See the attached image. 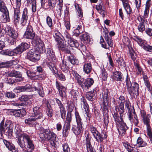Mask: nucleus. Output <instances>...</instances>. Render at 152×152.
<instances>
[{
  "label": "nucleus",
  "instance_id": "nucleus-8",
  "mask_svg": "<svg viewBox=\"0 0 152 152\" xmlns=\"http://www.w3.org/2000/svg\"><path fill=\"white\" fill-rule=\"evenodd\" d=\"M10 77H15V80L12 79L11 78H7V80H6L7 82L9 84H13L16 82H20L22 81L23 79L21 75L20 72L15 71H12L11 72H9L8 74Z\"/></svg>",
  "mask_w": 152,
  "mask_h": 152
},
{
  "label": "nucleus",
  "instance_id": "nucleus-38",
  "mask_svg": "<svg viewBox=\"0 0 152 152\" xmlns=\"http://www.w3.org/2000/svg\"><path fill=\"white\" fill-rule=\"evenodd\" d=\"M143 78L145 85L146 87L147 90L149 91H150L151 89V86L148 77L145 75H143Z\"/></svg>",
  "mask_w": 152,
  "mask_h": 152
},
{
  "label": "nucleus",
  "instance_id": "nucleus-58",
  "mask_svg": "<svg viewBox=\"0 0 152 152\" xmlns=\"http://www.w3.org/2000/svg\"><path fill=\"white\" fill-rule=\"evenodd\" d=\"M101 77L103 80L105 81L106 80L107 77V74L104 69H103L102 70Z\"/></svg>",
  "mask_w": 152,
  "mask_h": 152
},
{
  "label": "nucleus",
  "instance_id": "nucleus-64",
  "mask_svg": "<svg viewBox=\"0 0 152 152\" xmlns=\"http://www.w3.org/2000/svg\"><path fill=\"white\" fill-rule=\"evenodd\" d=\"M13 52L14 53V55L17 54H20L23 51L21 50L20 47L18 46L15 49H14L13 50Z\"/></svg>",
  "mask_w": 152,
  "mask_h": 152
},
{
  "label": "nucleus",
  "instance_id": "nucleus-28",
  "mask_svg": "<svg viewBox=\"0 0 152 152\" xmlns=\"http://www.w3.org/2000/svg\"><path fill=\"white\" fill-rule=\"evenodd\" d=\"M80 38L84 43H88L90 40V36L88 33L86 32L82 33L80 37Z\"/></svg>",
  "mask_w": 152,
  "mask_h": 152
},
{
  "label": "nucleus",
  "instance_id": "nucleus-4",
  "mask_svg": "<svg viewBox=\"0 0 152 152\" xmlns=\"http://www.w3.org/2000/svg\"><path fill=\"white\" fill-rule=\"evenodd\" d=\"M126 82L128 91L130 95H138L139 86L137 83L136 82L132 83L130 79L128 77L126 78Z\"/></svg>",
  "mask_w": 152,
  "mask_h": 152
},
{
  "label": "nucleus",
  "instance_id": "nucleus-15",
  "mask_svg": "<svg viewBox=\"0 0 152 152\" xmlns=\"http://www.w3.org/2000/svg\"><path fill=\"white\" fill-rule=\"evenodd\" d=\"M137 19L139 22L137 26V29L139 31L142 32L145 30V28L144 25L145 23L147 22L146 19L139 16L137 18Z\"/></svg>",
  "mask_w": 152,
  "mask_h": 152
},
{
  "label": "nucleus",
  "instance_id": "nucleus-45",
  "mask_svg": "<svg viewBox=\"0 0 152 152\" xmlns=\"http://www.w3.org/2000/svg\"><path fill=\"white\" fill-rule=\"evenodd\" d=\"M94 137L98 142H102L103 141V138L102 137L100 134L97 131L93 134Z\"/></svg>",
  "mask_w": 152,
  "mask_h": 152
},
{
  "label": "nucleus",
  "instance_id": "nucleus-56",
  "mask_svg": "<svg viewBox=\"0 0 152 152\" xmlns=\"http://www.w3.org/2000/svg\"><path fill=\"white\" fill-rule=\"evenodd\" d=\"M81 105L82 107L85 109V110L88 109V110H89L88 105L86 103V101L84 99H81Z\"/></svg>",
  "mask_w": 152,
  "mask_h": 152
},
{
  "label": "nucleus",
  "instance_id": "nucleus-18",
  "mask_svg": "<svg viewBox=\"0 0 152 152\" xmlns=\"http://www.w3.org/2000/svg\"><path fill=\"white\" fill-rule=\"evenodd\" d=\"M5 30L9 36L13 39H16L18 37V33L17 31L9 26H6Z\"/></svg>",
  "mask_w": 152,
  "mask_h": 152
},
{
  "label": "nucleus",
  "instance_id": "nucleus-44",
  "mask_svg": "<svg viewBox=\"0 0 152 152\" xmlns=\"http://www.w3.org/2000/svg\"><path fill=\"white\" fill-rule=\"evenodd\" d=\"M57 46L59 50H61L62 51L64 50V49H65L67 47L66 45L64 44L63 40L57 42Z\"/></svg>",
  "mask_w": 152,
  "mask_h": 152
},
{
  "label": "nucleus",
  "instance_id": "nucleus-43",
  "mask_svg": "<svg viewBox=\"0 0 152 152\" xmlns=\"http://www.w3.org/2000/svg\"><path fill=\"white\" fill-rule=\"evenodd\" d=\"M75 115L77 124L83 125L82 119L79 113L77 112L76 111L75 113Z\"/></svg>",
  "mask_w": 152,
  "mask_h": 152
},
{
  "label": "nucleus",
  "instance_id": "nucleus-55",
  "mask_svg": "<svg viewBox=\"0 0 152 152\" xmlns=\"http://www.w3.org/2000/svg\"><path fill=\"white\" fill-rule=\"evenodd\" d=\"M72 119L71 113L70 112H67L66 119L64 123L70 124Z\"/></svg>",
  "mask_w": 152,
  "mask_h": 152
},
{
  "label": "nucleus",
  "instance_id": "nucleus-25",
  "mask_svg": "<svg viewBox=\"0 0 152 152\" xmlns=\"http://www.w3.org/2000/svg\"><path fill=\"white\" fill-rule=\"evenodd\" d=\"M21 137H18L17 141L18 144L21 148L20 151L21 152H23V151H28L27 148H26L25 147L24 140L23 139H21Z\"/></svg>",
  "mask_w": 152,
  "mask_h": 152
},
{
  "label": "nucleus",
  "instance_id": "nucleus-6",
  "mask_svg": "<svg viewBox=\"0 0 152 152\" xmlns=\"http://www.w3.org/2000/svg\"><path fill=\"white\" fill-rule=\"evenodd\" d=\"M13 126L12 124L10 121H7L5 124L4 125V121H2L0 125V132L2 133H4L5 132H8L9 134H12L13 131Z\"/></svg>",
  "mask_w": 152,
  "mask_h": 152
},
{
  "label": "nucleus",
  "instance_id": "nucleus-13",
  "mask_svg": "<svg viewBox=\"0 0 152 152\" xmlns=\"http://www.w3.org/2000/svg\"><path fill=\"white\" fill-rule=\"evenodd\" d=\"M75 27L73 31V34L76 36H78L84 31V26L83 22L75 23Z\"/></svg>",
  "mask_w": 152,
  "mask_h": 152
},
{
  "label": "nucleus",
  "instance_id": "nucleus-29",
  "mask_svg": "<svg viewBox=\"0 0 152 152\" xmlns=\"http://www.w3.org/2000/svg\"><path fill=\"white\" fill-rule=\"evenodd\" d=\"M91 65L90 63L85 62L83 65V70L84 72L86 74H89L92 70Z\"/></svg>",
  "mask_w": 152,
  "mask_h": 152
},
{
  "label": "nucleus",
  "instance_id": "nucleus-33",
  "mask_svg": "<svg viewBox=\"0 0 152 152\" xmlns=\"http://www.w3.org/2000/svg\"><path fill=\"white\" fill-rule=\"evenodd\" d=\"M86 144L87 152H93L94 148L91 144L90 139L88 137H86Z\"/></svg>",
  "mask_w": 152,
  "mask_h": 152
},
{
  "label": "nucleus",
  "instance_id": "nucleus-21",
  "mask_svg": "<svg viewBox=\"0 0 152 152\" xmlns=\"http://www.w3.org/2000/svg\"><path fill=\"white\" fill-rule=\"evenodd\" d=\"M120 124L119 128L118 129V131L120 134L123 135L126 133V130L128 129V127L126 123L123 121L121 122Z\"/></svg>",
  "mask_w": 152,
  "mask_h": 152
},
{
  "label": "nucleus",
  "instance_id": "nucleus-24",
  "mask_svg": "<svg viewBox=\"0 0 152 152\" xmlns=\"http://www.w3.org/2000/svg\"><path fill=\"white\" fill-rule=\"evenodd\" d=\"M70 128V124L64 123L63 130V134L64 137H67L69 134Z\"/></svg>",
  "mask_w": 152,
  "mask_h": 152
},
{
  "label": "nucleus",
  "instance_id": "nucleus-1",
  "mask_svg": "<svg viewBox=\"0 0 152 152\" xmlns=\"http://www.w3.org/2000/svg\"><path fill=\"white\" fill-rule=\"evenodd\" d=\"M42 110L39 107L36 106L33 108L32 116L25 120V124L30 126L35 127L38 124V120L42 117Z\"/></svg>",
  "mask_w": 152,
  "mask_h": 152
},
{
  "label": "nucleus",
  "instance_id": "nucleus-30",
  "mask_svg": "<svg viewBox=\"0 0 152 152\" xmlns=\"http://www.w3.org/2000/svg\"><path fill=\"white\" fill-rule=\"evenodd\" d=\"M141 116L143 118L142 120L144 124L146 125H149L150 121V114H148L146 115L145 113H143Z\"/></svg>",
  "mask_w": 152,
  "mask_h": 152
},
{
  "label": "nucleus",
  "instance_id": "nucleus-50",
  "mask_svg": "<svg viewBox=\"0 0 152 152\" xmlns=\"http://www.w3.org/2000/svg\"><path fill=\"white\" fill-rule=\"evenodd\" d=\"M19 46L23 52L29 47V45L26 42H22Z\"/></svg>",
  "mask_w": 152,
  "mask_h": 152
},
{
  "label": "nucleus",
  "instance_id": "nucleus-27",
  "mask_svg": "<svg viewBox=\"0 0 152 152\" xmlns=\"http://www.w3.org/2000/svg\"><path fill=\"white\" fill-rule=\"evenodd\" d=\"M150 0H148L145 4V8L144 11L143 16L141 17L143 18H147L148 17L149 11V8L151 6Z\"/></svg>",
  "mask_w": 152,
  "mask_h": 152
},
{
  "label": "nucleus",
  "instance_id": "nucleus-11",
  "mask_svg": "<svg viewBox=\"0 0 152 152\" xmlns=\"http://www.w3.org/2000/svg\"><path fill=\"white\" fill-rule=\"evenodd\" d=\"M24 140H26L27 144V148L28 151H23V152H31L34 148V145L33 143V141L31 140V137L28 135L27 134L24 133L22 135Z\"/></svg>",
  "mask_w": 152,
  "mask_h": 152
},
{
  "label": "nucleus",
  "instance_id": "nucleus-12",
  "mask_svg": "<svg viewBox=\"0 0 152 152\" xmlns=\"http://www.w3.org/2000/svg\"><path fill=\"white\" fill-rule=\"evenodd\" d=\"M40 55L37 51L33 50H30L27 54L28 58L31 61L36 62L38 61L40 58Z\"/></svg>",
  "mask_w": 152,
  "mask_h": 152
},
{
  "label": "nucleus",
  "instance_id": "nucleus-32",
  "mask_svg": "<svg viewBox=\"0 0 152 152\" xmlns=\"http://www.w3.org/2000/svg\"><path fill=\"white\" fill-rule=\"evenodd\" d=\"M127 115L128 119L130 122H133L134 121L133 118H134L135 115H137L134 110H132V109H131V111L130 110V111L128 112Z\"/></svg>",
  "mask_w": 152,
  "mask_h": 152
},
{
  "label": "nucleus",
  "instance_id": "nucleus-39",
  "mask_svg": "<svg viewBox=\"0 0 152 152\" xmlns=\"http://www.w3.org/2000/svg\"><path fill=\"white\" fill-rule=\"evenodd\" d=\"M115 111L116 112H119L121 114L124 112V104H120L119 107L118 106H115Z\"/></svg>",
  "mask_w": 152,
  "mask_h": 152
},
{
  "label": "nucleus",
  "instance_id": "nucleus-42",
  "mask_svg": "<svg viewBox=\"0 0 152 152\" xmlns=\"http://www.w3.org/2000/svg\"><path fill=\"white\" fill-rule=\"evenodd\" d=\"M68 58L70 62L73 65L77 64L79 62L78 60L72 55L69 56Z\"/></svg>",
  "mask_w": 152,
  "mask_h": 152
},
{
  "label": "nucleus",
  "instance_id": "nucleus-9",
  "mask_svg": "<svg viewBox=\"0 0 152 152\" xmlns=\"http://www.w3.org/2000/svg\"><path fill=\"white\" fill-rule=\"evenodd\" d=\"M132 38L145 50L151 52H152V46L148 45L145 40L142 39L139 36H134Z\"/></svg>",
  "mask_w": 152,
  "mask_h": 152
},
{
  "label": "nucleus",
  "instance_id": "nucleus-14",
  "mask_svg": "<svg viewBox=\"0 0 152 152\" xmlns=\"http://www.w3.org/2000/svg\"><path fill=\"white\" fill-rule=\"evenodd\" d=\"M130 55L134 61V65L136 69V71L138 72L137 73L139 74L142 72V69L139 64L138 63L137 61H135L136 59V55L135 53L132 49L130 50Z\"/></svg>",
  "mask_w": 152,
  "mask_h": 152
},
{
  "label": "nucleus",
  "instance_id": "nucleus-60",
  "mask_svg": "<svg viewBox=\"0 0 152 152\" xmlns=\"http://www.w3.org/2000/svg\"><path fill=\"white\" fill-rule=\"evenodd\" d=\"M47 24L49 27L51 28L53 26V23L52 19L49 16H48L46 18Z\"/></svg>",
  "mask_w": 152,
  "mask_h": 152
},
{
  "label": "nucleus",
  "instance_id": "nucleus-37",
  "mask_svg": "<svg viewBox=\"0 0 152 152\" xmlns=\"http://www.w3.org/2000/svg\"><path fill=\"white\" fill-rule=\"evenodd\" d=\"M117 62L118 63V65L119 66L122 68L126 66L125 62L121 56L117 57L116 58Z\"/></svg>",
  "mask_w": 152,
  "mask_h": 152
},
{
  "label": "nucleus",
  "instance_id": "nucleus-40",
  "mask_svg": "<svg viewBox=\"0 0 152 152\" xmlns=\"http://www.w3.org/2000/svg\"><path fill=\"white\" fill-rule=\"evenodd\" d=\"M35 37L34 32L25 33L23 37L27 39H33Z\"/></svg>",
  "mask_w": 152,
  "mask_h": 152
},
{
  "label": "nucleus",
  "instance_id": "nucleus-2",
  "mask_svg": "<svg viewBox=\"0 0 152 152\" xmlns=\"http://www.w3.org/2000/svg\"><path fill=\"white\" fill-rule=\"evenodd\" d=\"M39 136L42 140H50L52 145H55L58 140L56 134L48 129H41Z\"/></svg>",
  "mask_w": 152,
  "mask_h": 152
},
{
  "label": "nucleus",
  "instance_id": "nucleus-57",
  "mask_svg": "<svg viewBox=\"0 0 152 152\" xmlns=\"http://www.w3.org/2000/svg\"><path fill=\"white\" fill-rule=\"evenodd\" d=\"M37 50L40 53H45V47L42 45H40L39 44L37 45Z\"/></svg>",
  "mask_w": 152,
  "mask_h": 152
},
{
  "label": "nucleus",
  "instance_id": "nucleus-51",
  "mask_svg": "<svg viewBox=\"0 0 152 152\" xmlns=\"http://www.w3.org/2000/svg\"><path fill=\"white\" fill-rule=\"evenodd\" d=\"M125 105L126 108H127L128 112L131 111V109L132 110H134V107L131 106L130 103L129 101L128 100H126L125 102Z\"/></svg>",
  "mask_w": 152,
  "mask_h": 152
},
{
  "label": "nucleus",
  "instance_id": "nucleus-20",
  "mask_svg": "<svg viewBox=\"0 0 152 152\" xmlns=\"http://www.w3.org/2000/svg\"><path fill=\"white\" fill-rule=\"evenodd\" d=\"M56 86L58 90L60 96L62 98L65 96L66 95V88L57 81L56 82Z\"/></svg>",
  "mask_w": 152,
  "mask_h": 152
},
{
  "label": "nucleus",
  "instance_id": "nucleus-3",
  "mask_svg": "<svg viewBox=\"0 0 152 152\" xmlns=\"http://www.w3.org/2000/svg\"><path fill=\"white\" fill-rule=\"evenodd\" d=\"M15 90L18 91H17L18 93L23 91L30 92L37 90L38 94L41 97H43L45 95L42 86L40 83L38 84L37 86L33 87L30 85L18 86L16 87Z\"/></svg>",
  "mask_w": 152,
  "mask_h": 152
},
{
  "label": "nucleus",
  "instance_id": "nucleus-49",
  "mask_svg": "<svg viewBox=\"0 0 152 152\" xmlns=\"http://www.w3.org/2000/svg\"><path fill=\"white\" fill-rule=\"evenodd\" d=\"M0 11L3 12L8 11L6 6L4 5V3L3 1L0 2Z\"/></svg>",
  "mask_w": 152,
  "mask_h": 152
},
{
  "label": "nucleus",
  "instance_id": "nucleus-26",
  "mask_svg": "<svg viewBox=\"0 0 152 152\" xmlns=\"http://www.w3.org/2000/svg\"><path fill=\"white\" fill-rule=\"evenodd\" d=\"M112 77L113 79L117 81H122L123 79V75L119 71H116L113 72Z\"/></svg>",
  "mask_w": 152,
  "mask_h": 152
},
{
  "label": "nucleus",
  "instance_id": "nucleus-59",
  "mask_svg": "<svg viewBox=\"0 0 152 152\" xmlns=\"http://www.w3.org/2000/svg\"><path fill=\"white\" fill-rule=\"evenodd\" d=\"M5 96L9 98H14L15 97V94L11 92H7L5 93Z\"/></svg>",
  "mask_w": 152,
  "mask_h": 152
},
{
  "label": "nucleus",
  "instance_id": "nucleus-23",
  "mask_svg": "<svg viewBox=\"0 0 152 152\" xmlns=\"http://www.w3.org/2000/svg\"><path fill=\"white\" fill-rule=\"evenodd\" d=\"M104 33V37L108 44L109 47H112L113 46V41L111 37L109 36L108 35V32L107 30L103 31Z\"/></svg>",
  "mask_w": 152,
  "mask_h": 152
},
{
  "label": "nucleus",
  "instance_id": "nucleus-54",
  "mask_svg": "<svg viewBox=\"0 0 152 152\" xmlns=\"http://www.w3.org/2000/svg\"><path fill=\"white\" fill-rule=\"evenodd\" d=\"M34 39L32 42V44L35 47H36L37 45H39V41L40 40L38 36H35L34 38Z\"/></svg>",
  "mask_w": 152,
  "mask_h": 152
},
{
  "label": "nucleus",
  "instance_id": "nucleus-61",
  "mask_svg": "<svg viewBox=\"0 0 152 152\" xmlns=\"http://www.w3.org/2000/svg\"><path fill=\"white\" fill-rule=\"evenodd\" d=\"M56 0H48L49 5L51 9L53 8L56 4Z\"/></svg>",
  "mask_w": 152,
  "mask_h": 152
},
{
  "label": "nucleus",
  "instance_id": "nucleus-52",
  "mask_svg": "<svg viewBox=\"0 0 152 152\" xmlns=\"http://www.w3.org/2000/svg\"><path fill=\"white\" fill-rule=\"evenodd\" d=\"M75 7L76 9L79 17H83V12L81 7L77 3L75 4Z\"/></svg>",
  "mask_w": 152,
  "mask_h": 152
},
{
  "label": "nucleus",
  "instance_id": "nucleus-48",
  "mask_svg": "<svg viewBox=\"0 0 152 152\" xmlns=\"http://www.w3.org/2000/svg\"><path fill=\"white\" fill-rule=\"evenodd\" d=\"M68 42L69 45L71 47H77L79 46V43L76 40L73 39H72Z\"/></svg>",
  "mask_w": 152,
  "mask_h": 152
},
{
  "label": "nucleus",
  "instance_id": "nucleus-19",
  "mask_svg": "<svg viewBox=\"0 0 152 152\" xmlns=\"http://www.w3.org/2000/svg\"><path fill=\"white\" fill-rule=\"evenodd\" d=\"M83 125L77 124V126L73 125L72 127L71 130L76 135H77L82 134L84 128Z\"/></svg>",
  "mask_w": 152,
  "mask_h": 152
},
{
  "label": "nucleus",
  "instance_id": "nucleus-35",
  "mask_svg": "<svg viewBox=\"0 0 152 152\" xmlns=\"http://www.w3.org/2000/svg\"><path fill=\"white\" fill-rule=\"evenodd\" d=\"M26 112L22 109L15 110L13 112V115L17 117H22L23 115L26 114Z\"/></svg>",
  "mask_w": 152,
  "mask_h": 152
},
{
  "label": "nucleus",
  "instance_id": "nucleus-34",
  "mask_svg": "<svg viewBox=\"0 0 152 152\" xmlns=\"http://www.w3.org/2000/svg\"><path fill=\"white\" fill-rule=\"evenodd\" d=\"M3 13L1 19V22L4 23L9 22L10 20L9 12H6Z\"/></svg>",
  "mask_w": 152,
  "mask_h": 152
},
{
  "label": "nucleus",
  "instance_id": "nucleus-46",
  "mask_svg": "<svg viewBox=\"0 0 152 152\" xmlns=\"http://www.w3.org/2000/svg\"><path fill=\"white\" fill-rule=\"evenodd\" d=\"M56 70V69L55 70V72ZM53 73L54 74H56V76L57 78H58L60 80L62 81H64L66 80L65 75H64L63 73L60 72L58 73L57 74H56V72L55 73Z\"/></svg>",
  "mask_w": 152,
  "mask_h": 152
},
{
  "label": "nucleus",
  "instance_id": "nucleus-10",
  "mask_svg": "<svg viewBox=\"0 0 152 152\" xmlns=\"http://www.w3.org/2000/svg\"><path fill=\"white\" fill-rule=\"evenodd\" d=\"M109 92L108 89H107L104 91L102 95V103L101 104V108L104 111H107L108 103L110 98L109 96Z\"/></svg>",
  "mask_w": 152,
  "mask_h": 152
},
{
  "label": "nucleus",
  "instance_id": "nucleus-16",
  "mask_svg": "<svg viewBox=\"0 0 152 152\" xmlns=\"http://www.w3.org/2000/svg\"><path fill=\"white\" fill-rule=\"evenodd\" d=\"M28 16V10L26 8L23 11L20 20V24L22 26H24L29 24Z\"/></svg>",
  "mask_w": 152,
  "mask_h": 152
},
{
  "label": "nucleus",
  "instance_id": "nucleus-47",
  "mask_svg": "<svg viewBox=\"0 0 152 152\" xmlns=\"http://www.w3.org/2000/svg\"><path fill=\"white\" fill-rule=\"evenodd\" d=\"M66 63V61L63 60L60 63V67L63 71H68V70L67 69L68 66Z\"/></svg>",
  "mask_w": 152,
  "mask_h": 152
},
{
  "label": "nucleus",
  "instance_id": "nucleus-17",
  "mask_svg": "<svg viewBox=\"0 0 152 152\" xmlns=\"http://www.w3.org/2000/svg\"><path fill=\"white\" fill-rule=\"evenodd\" d=\"M56 101L59 107V108L60 109L61 117L63 119H65L66 117V112L64 106L59 99L56 98Z\"/></svg>",
  "mask_w": 152,
  "mask_h": 152
},
{
  "label": "nucleus",
  "instance_id": "nucleus-53",
  "mask_svg": "<svg viewBox=\"0 0 152 152\" xmlns=\"http://www.w3.org/2000/svg\"><path fill=\"white\" fill-rule=\"evenodd\" d=\"M137 144L140 145L141 147H145L147 145V143L143 141L142 139L140 137H139L137 140Z\"/></svg>",
  "mask_w": 152,
  "mask_h": 152
},
{
  "label": "nucleus",
  "instance_id": "nucleus-63",
  "mask_svg": "<svg viewBox=\"0 0 152 152\" xmlns=\"http://www.w3.org/2000/svg\"><path fill=\"white\" fill-rule=\"evenodd\" d=\"M58 8V13L59 16H61L62 13V7H63V4H58L57 5Z\"/></svg>",
  "mask_w": 152,
  "mask_h": 152
},
{
  "label": "nucleus",
  "instance_id": "nucleus-7",
  "mask_svg": "<svg viewBox=\"0 0 152 152\" xmlns=\"http://www.w3.org/2000/svg\"><path fill=\"white\" fill-rule=\"evenodd\" d=\"M78 83L83 88L90 87L94 83V80L91 78H87L86 80H84L83 78H82L81 76L79 75L76 76L75 77Z\"/></svg>",
  "mask_w": 152,
  "mask_h": 152
},
{
  "label": "nucleus",
  "instance_id": "nucleus-5",
  "mask_svg": "<svg viewBox=\"0 0 152 152\" xmlns=\"http://www.w3.org/2000/svg\"><path fill=\"white\" fill-rule=\"evenodd\" d=\"M47 56L49 60L50 61V62L48 63V66L52 72L55 73L56 67L55 66L56 57L54 53L52 50L49 48L48 49Z\"/></svg>",
  "mask_w": 152,
  "mask_h": 152
},
{
  "label": "nucleus",
  "instance_id": "nucleus-41",
  "mask_svg": "<svg viewBox=\"0 0 152 152\" xmlns=\"http://www.w3.org/2000/svg\"><path fill=\"white\" fill-rule=\"evenodd\" d=\"M28 6H30L31 4V9L33 12L36 11V0H32L29 3L26 2Z\"/></svg>",
  "mask_w": 152,
  "mask_h": 152
},
{
  "label": "nucleus",
  "instance_id": "nucleus-62",
  "mask_svg": "<svg viewBox=\"0 0 152 152\" xmlns=\"http://www.w3.org/2000/svg\"><path fill=\"white\" fill-rule=\"evenodd\" d=\"M3 52L4 54L5 55H8L10 56H14V53L13 52V50L7 49L3 51Z\"/></svg>",
  "mask_w": 152,
  "mask_h": 152
},
{
  "label": "nucleus",
  "instance_id": "nucleus-36",
  "mask_svg": "<svg viewBox=\"0 0 152 152\" xmlns=\"http://www.w3.org/2000/svg\"><path fill=\"white\" fill-rule=\"evenodd\" d=\"M96 92V91L94 89L93 91L87 92L86 95L87 99L90 101H93L94 99V97Z\"/></svg>",
  "mask_w": 152,
  "mask_h": 152
},
{
  "label": "nucleus",
  "instance_id": "nucleus-31",
  "mask_svg": "<svg viewBox=\"0 0 152 152\" xmlns=\"http://www.w3.org/2000/svg\"><path fill=\"white\" fill-rule=\"evenodd\" d=\"M15 132L18 137H22V135L24 133L22 132L21 126L16 124L15 127Z\"/></svg>",
  "mask_w": 152,
  "mask_h": 152
},
{
  "label": "nucleus",
  "instance_id": "nucleus-22",
  "mask_svg": "<svg viewBox=\"0 0 152 152\" xmlns=\"http://www.w3.org/2000/svg\"><path fill=\"white\" fill-rule=\"evenodd\" d=\"M3 142L8 149L12 152H16V150L15 149L14 145L10 142L5 140H3Z\"/></svg>",
  "mask_w": 152,
  "mask_h": 152
}]
</instances>
